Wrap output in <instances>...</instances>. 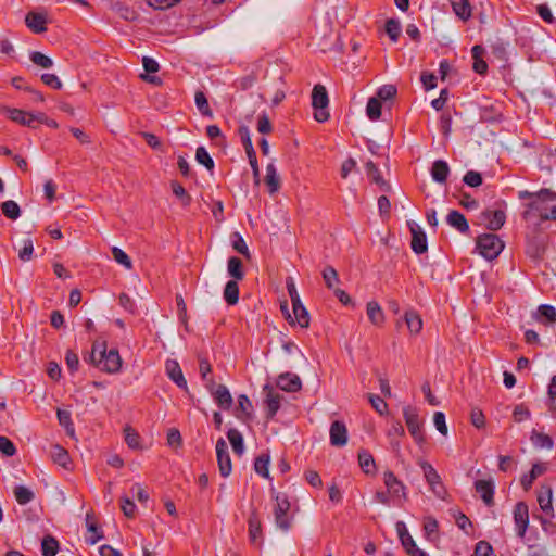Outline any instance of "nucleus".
<instances>
[{"instance_id":"nucleus-1","label":"nucleus","mask_w":556,"mask_h":556,"mask_svg":"<svg viewBox=\"0 0 556 556\" xmlns=\"http://www.w3.org/2000/svg\"><path fill=\"white\" fill-rule=\"evenodd\" d=\"M504 247V242L495 233H482L476 239V249L488 261L495 260Z\"/></svg>"},{"instance_id":"nucleus-2","label":"nucleus","mask_w":556,"mask_h":556,"mask_svg":"<svg viewBox=\"0 0 556 556\" xmlns=\"http://www.w3.org/2000/svg\"><path fill=\"white\" fill-rule=\"evenodd\" d=\"M403 417L414 441L418 445H422L426 442V435L417 408L410 405L405 406L403 408Z\"/></svg>"},{"instance_id":"nucleus-3","label":"nucleus","mask_w":556,"mask_h":556,"mask_svg":"<svg viewBox=\"0 0 556 556\" xmlns=\"http://www.w3.org/2000/svg\"><path fill=\"white\" fill-rule=\"evenodd\" d=\"M275 497L276 506L274 508L275 522L282 531H288L291 528V518L288 513L290 510V502L286 494L277 493L275 489L270 490Z\"/></svg>"},{"instance_id":"nucleus-4","label":"nucleus","mask_w":556,"mask_h":556,"mask_svg":"<svg viewBox=\"0 0 556 556\" xmlns=\"http://www.w3.org/2000/svg\"><path fill=\"white\" fill-rule=\"evenodd\" d=\"M329 104L328 92L325 86L317 84L314 86L312 90V105L316 110L314 113V118L324 123L329 119L330 114L327 111Z\"/></svg>"},{"instance_id":"nucleus-5","label":"nucleus","mask_w":556,"mask_h":556,"mask_svg":"<svg viewBox=\"0 0 556 556\" xmlns=\"http://www.w3.org/2000/svg\"><path fill=\"white\" fill-rule=\"evenodd\" d=\"M122 358L117 349L106 350V342L100 351V358L98 359V369L108 374H116L121 370Z\"/></svg>"},{"instance_id":"nucleus-6","label":"nucleus","mask_w":556,"mask_h":556,"mask_svg":"<svg viewBox=\"0 0 556 556\" xmlns=\"http://www.w3.org/2000/svg\"><path fill=\"white\" fill-rule=\"evenodd\" d=\"M206 390L220 409L229 410L231 408L233 399L225 384H217L214 378H210L208 383H206Z\"/></svg>"},{"instance_id":"nucleus-7","label":"nucleus","mask_w":556,"mask_h":556,"mask_svg":"<svg viewBox=\"0 0 556 556\" xmlns=\"http://www.w3.org/2000/svg\"><path fill=\"white\" fill-rule=\"evenodd\" d=\"M420 467L422 469L425 479L430 486V490L438 498L444 500L447 491L438 471L431 464L426 460L420 462Z\"/></svg>"},{"instance_id":"nucleus-8","label":"nucleus","mask_w":556,"mask_h":556,"mask_svg":"<svg viewBox=\"0 0 556 556\" xmlns=\"http://www.w3.org/2000/svg\"><path fill=\"white\" fill-rule=\"evenodd\" d=\"M383 483L387 488L388 493L391 497L396 500L407 501L406 486L404 483L394 475L393 471L387 470L383 473Z\"/></svg>"},{"instance_id":"nucleus-9","label":"nucleus","mask_w":556,"mask_h":556,"mask_svg":"<svg viewBox=\"0 0 556 556\" xmlns=\"http://www.w3.org/2000/svg\"><path fill=\"white\" fill-rule=\"evenodd\" d=\"M216 456L220 476L228 477L231 473L232 465L228 445L223 438H219L216 442Z\"/></svg>"},{"instance_id":"nucleus-10","label":"nucleus","mask_w":556,"mask_h":556,"mask_svg":"<svg viewBox=\"0 0 556 556\" xmlns=\"http://www.w3.org/2000/svg\"><path fill=\"white\" fill-rule=\"evenodd\" d=\"M407 226L412 233V250L416 254H422L428 251L427 236L421 227L414 220L407 222Z\"/></svg>"},{"instance_id":"nucleus-11","label":"nucleus","mask_w":556,"mask_h":556,"mask_svg":"<svg viewBox=\"0 0 556 556\" xmlns=\"http://www.w3.org/2000/svg\"><path fill=\"white\" fill-rule=\"evenodd\" d=\"M514 521L519 538H525L529 526V508L525 502H518L514 507Z\"/></svg>"},{"instance_id":"nucleus-12","label":"nucleus","mask_w":556,"mask_h":556,"mask_svg":"<svg viewBox=\"0 0 556 556\" xmlns=\"http://www.w3.org/2000/svg\"><path fill=\"white\" fill-rule=\"evenodd\" d=\"M263 392L266 395L264 401L266 405V418L273 419L280 408L282 395L275 392L274 388L268 383L263 387Z\"/></svg>"},{"instance_id":"nucleus-13","label":"nucleus","mask_w":556,"mask_h":556,"mask_svg":"<svg viewBox=\"0 0 556 556\" xmlns=\"http://www.w3.org/2000/svg\"><path fill=\"white\" fill-rule=\"evenodd\" d=\"M475 490L480 494V497L486 506L491 507L494 505L495 485L492 479L476 480Z\"/></svg>"},{"instance_id":"nucleus-14","label":"nucleus","mask_w":556,"mask_h":556,"mask_svg":"<svg viewBox=\"0 0 556 556\" xmlns=\"http://www.w3.org/2000/svg\"><path fill=\"white\" fill-rule=\"evenodd\" d=\"M481 217L488 222L486 228L491 231L500 230L506 222V213L502 208L485 210Z\"/></svg>"},{"instance_id":"nucleus-15","label":"nucleus","mask_w":556,"mask_h":556,"mask_svg":"<svg viewBox=\"0 0 556 556\" xmlns=\"http://www.w3.org/2000/svg\"><path fill=\"white\" fill-rule=\"evenodd\" d=\"M235 416L244 424H249L253 420V405L248 395L240 394L238 396V405L235 410Z\"/></svg>"},{"instance_id":"nucleus-16","label":"nucleus","mask_w":556,"mask_h":556,"mask_svg":"<svg viewBox=\"0 0 556 556\" xmlns=\"http://www.w3.org/2000/svg\"><path fill=\"white\" fill-rule=\"evenodd\" d=\"M277 387L286 392H298L302 389V381L295 374L283 372L277 378Z\"/></svg>"},{"instance_id":"nucleus-17","label":"nucleus","mask_w":556,"mask_h":556,"mask_svg":"<svg viewBox=\"0 0 556 556\" xmlns=\"http://www.w3.org/2000/svg\"><path fill=\"white\" fill-rule=\"evenodd\" d=\"M348 442V429L343 421L334 420L330 426V443L333 446H344Z\"/></svg>"},{"instance_id":"nucleus-18","label":"nucleus","mask_w":556,"mask_h":556,"mask_svg":"<svg viewBox=\"0 0 556 556\" xmlns=\"http://www.w3.org/2000/svg\"><path fill=\"white\" fill-rule=\"evenodd\" d=\"M248 526L250 542L255 545H261L263 543L262 522L256 510L251 511L248 519Z\"/></svg>"},{"instance_id":"nucleus-19","label":"nucleus","mask_w":556,"mask_h":556,"mask_svg":"<svg viewBox=\"0 0 556 556\" xmlns=\"http://www.w3.org/2000/svg\"><path fill=\"white\" fill-rule=\"evenodd\" d=\"M165 369L168 378L176 383V386L185 391H188L187 381L184 377L182 370L177 361L168 359L165 364Z\"/></svg>"},{"instance_id":"nucleus-20","label":"nucleus","mask_w":556,"mask_h":556,"mask_svg":"<svg viewBox=\"0 0 556 556\" xmlns=\"http://www.w3.org/2000/svg\"><path fill=\"white\" fill-rule=\"evenodd\" d=\"M547 471V466L544 463H535L532 465L531 470L525 473L520 478L521 486L525 491H529L532 488L534 480Z\"/></svg>"},{"instance_id":"nucleus-21","label":"nucleus","mask_w":556,"mask_h":556,"mask_svg":"<svg viewBox=\"0 0 556 556\" xmlns=\"http://www.w3.org/2000/svg\"><path fill=\"white\" fill-rule=\"evenodd\" d=\"M446 223L455 228L460 233H468L469 232V224L465 215L456 210L450 211V213L446 216Z\"/></svg>"},{"instance_id":"nucleus-22","label":"nucleus","mask_w":556,"mask_h":556,"mask_svg":"<svg viewBox=\"0 0 556 556\" xmlns=\"http://www.w3.org/2000/svg\"><path fill=\"white\" fill-rule=\"evenodd\" d=\"M395 527L403 548L408 555H414V549L418 548V546L416 545L414 539L408 533L405 523L403 521H397Z\"/></svg>"},{"instance_id":"nucleus-23","label":"nucleus","mask_w":556,"mask_h":556,"mask_svg":"<svg viewBox=\"0 0 556 556\" xmlns=\"http://www.w3.org/2000/svg\"><path fill=\"white\" fill-rule=\"evenodd\" d=\"M367 177L371 182L378 185L381 190L389 192L391 186L383 179L378 166L372 162L368 161L365 165Z\"/></svg>"},{"instance_id":"nucleus-24","label":"nucleus","mask_w":556,"mask_h":556,"mask_svg":"<svg viewBox=\"0 0 556 556\" xmlns=\"http://www.w3.org/2000/svg\"><path fill=\"white\" fill-rule=\"evenodd\" d=\"M25 23L35 34H42L47 30V18L41 13L29 12L25 17Z\"/></svg>"},{"instance_id":"nucleus-25","label":"nucleus","mask_w":556,"mask_h":556,"mask_svg":"<svg viewBox=\"0 0 556 556\" xmlns=\"http://www.w3.org/2000/svg\"><path fill=\"white\" fill-rule=\"evenodd\" d=\"M358 464L362 471L367 476H375L377 472L376 462L372 454L367 450L358 451Z\"/></svg>"},{"instance_id":"nucleus-26","label":"nucleus","mask_w":556,"mask_h":556,"mask_svg":"<svg viewBox=\"0 0 556 556\" xmlns=\"http://www.w3.org/2000/svg\"><path fill=\"white\" fill-rule=\"evenodd\" d=\"M450 166L443 160H437L432 163L430 173L432 179L438 184H445L450 175Z\"/></svg>"},{"instance_id":"nucleus-27","label":"nucleus","mask_w":556,"mask_h":556,"mask_svg":"<svg viewBox=\"0 0 556 556\" xmlns=\"http://www.w3.org/2000/svg\"><path fill=\"white\" fill-rule=\"evenodd\" d=\"M518 198L520 200L531 199L533 201L534 199H539L542 202H548V201L556 200V192L552 191L551 189H546V188H543L538 192H530L528 190H521L518 192Z\"/></svg>"},{"instance_id":"nucleus-28","label":"nucleus","mask_w":556,"mask_h":556,"mask_svg":"<svg viewBox=\"0 0 556 556\" xmlns=\"http://www.w3.org/2000/svg\"><path fill=\"white\" fill-rule=\"evenodd\" d=\"M292 319L294 320V325H299L301 328H307L309 326V314L302 301L292 304Z\"/></svg>"},{"instance_id":"nucleus-29","label":"nucleus","mask_w":556,"mask_h":556,"mask_svg":"<svg viewBox=\"0 0 556 556\" xmlns=\"http://www.w3.org/2000/svg\"><path fill=\"white\" fill-rule=\"evenodd\" d=\"M265 182L268 186V191L270 194L276 193L280 189V177L277 174V169L274 163H269L266 166Z\"/></svg>"},{"instance_id":"nucleus-30","label":"nucleus","mask_w":556,"mask_h":556,"mask_svg":"<svg viewBox=\"0 0 556 556\" xmlns=\"http://www.w3.org/2000/svg\"><path fill=\"white\" fill-rule=\"evenodd\" d=\"M7 112H8V117L11 121L18 123L23 126H27V127H31V128L36 127V125H33V119H31L33 113H28V112L20 110V109H9V108L7 109Z\"/></svg>"},{"instance_id":"nucleus-31","label":"nucleus","mask_w":556,"mask_h":556,"mask_svg":"<svg viewBox=\"0 0 556 556\" xmlns=\"http://www.w3.org/2000/svg\"><path fill=\"white\" fill-rule=\"evenodd\" d=\"M366 312H367L368 319L370 320V323L372 325L381 326L383 324L384 314H383V311L378 302H376V301L368 302L367 306H366Z\"/></svg>"},{"instance_id":"nucleus-32","label":"nucleus","mask_w":556,"mask_h":556,"mask_svg":"<svg viewBox=\"0 0 556 556\" xmlns=\"http://www.w3.org/2000/svg\"><path fill=\"white\" fill-rule=\"evenodd\" d=\"M452 9L463 21H468L471 17V4L469 0H452Z\"/></svg>"},{"instance_id":"nucleus-33","label":"nucleus","mask_w":556,"mask_h":556,"mask_svg":"<svg viewBox=\"0 0 556 556\" xmlns=\"http://www.w3.org/2000/svg\"><path fill=\"white\" fill-rule=\"evenodd\" d=\"M227 269L230 277L233 280H242L244 278L243 263L237 256H231L228 258Z\"/></svg>"},{"instance_id":"nucleus-34","label":"nucleus","mask_w":556,"mask_h":556,"mask_svg":"<svg viewBox=\"0 0 556 556\" xmlns=\"http://www.w3.org/2000/svg\"><path fill=\"white\" fill-rule=\"evenodd\" d=\"M227 438L231 444L233 453L241 456L244 452V442L242 434L237 429H229L227 431Z\"/></svg>"},{"instance_id":"nucleus-35","label":"nucleus","mask_w":556,"mask_h":556,"mask_svg":"<svg viewBox=\"0 0 556 556\" xmlns=\"http://www.w3.org/2000/svg\"><path fill=\"white\" fill-rule=\"evenodd\" d=\"M404 319L410 333L417 334L421 331L422 320L418 313L415 311H407Z\"/></svg>"},{"instance_id":"nucleus-36","label":"nucleus","mask_w":556,"mask_h":556,"mask_svg":"<svg viewBox=\"0 0 556 556\" xmlns=\"http://www.w3.org/2000/svg\"><path fill=\"white\" fill-rule=\"evenodd\" d=\"M60 549L59 541L50 535L47 534L43 536L41 541V553L42 556H55Z\"/></svg>"},{"instance_id":"nucleus-37","label":"nucleus","mask_w":556,"mask_h":556,"mask_svg":"<svg viewBox=\"0 0 556 556\" xmlns=\"http://www.w3.org/2000/svg\"><path fill=\"white\" fill-rule=\"evenodd\" d=\"M545 202H542L539 199H534L526 205V210L522 213V218L525 220H529L532 218L534 214L538 213L541 218V212H546L547 207L544 205Z\"/></svg>"},{"instance_id":"nucleus-38","label":"nucleus","mask_w":556,"mask_h":556,"mask_svg":"<svg viewBox=\"0 0 556 556\" xmlns=\"http://www.w3.org/2000/svg\"><path fill=\"white\" fill-rule=\"evenodd\" d=\"M224 299L228 305H235L239 301V286L237 280H229L224 289Z\"/></svg>"},{"instance_id":"nucleus-39","label":"nucleus","mask_w":556,"mask_h":556,"mask_svg":"<svg viewBox=\"0 0 556 556\" xmlns=\"http://www.w3.org/2000/svg\"><path fill=\"white\" fill-rule=\"evenodd\" d=\"M59 424L65 428L66 434L70 437H74L75 428L72 421V414L66 409H58L56 412Z\"/></svg>"},{"instance_id":"nucleus-40","label":"nucleus","mask_w":556,"mask_h":556,"mask_svg":"<svg viewBox=\"0 0 556 556\" xmlns=\"http://www.w3.org/2000/svg\"><path fill=\"white\" fill-rule=\"evenodd\" d=\"M536 319L541 323H555L556 321V308L548 304H541L538 307Z\"/></svg>"},{"instance_id":"nucleus-41","label":"nucleus","mask_w":556,"mask_h":556,"mask_svg":"<svg viewBox=\"0 0 556 556\" xmlns=\"http://www.w3.org/2000/svg\"><path fill=\"white\" fill-rule=\"evenodd\" d=\"M269 462H270L269 454L262 453L261 455H258L254 460L255 472L258 473L260 476L268 479L269 478V470H268Z\"/></svg>"},{"instance_id":"nucleus-42","label":"nucleus","mask_w":556,"mask_h":556,"mask_svg":"<svg viewBox=\"0 0 556 556\" xmlns=\"http://www.w3.org/2000/svg\"><path fill=\"white\" fill-rule=\"evenodd\" d=\"M2 214L12 220H16L21 216V208L13 200H7L1 203Z\"/></svg>"},{"instance_id":"nucleus-43","label":"nucleus","mask_w":556,"mask_h":556,"mask_svg":"<svg viewBox=\"0 0 556 556\" xmlns=\"http://www.w3.org/2000/svg\"><path fill=\"white\" fill-rule=\"evenodd\" d=\"M195 160L199 164L203 165L208 172H213L215 167L214 160L208 154L204 147H198L195 150Z\"/></svg>"},{"instance_id":"nucleus-44","label":"nucleus","mask_w":556,"mask_h":556,"mask_svg":"<svg viewBox=\"0 0 556 556\" xmlns=\"http://www.w3.org/2000/svg\"><path fill=\"white\" fill-rule=\"evenodd\" d=\"M231 245L232 249L236 250L238 253L243 255L245 258H251V253L249 251V248L243 239V237L239 232H233L231 235Z\"/></svg>"},{"instance_id":"nucleus-45","label":"nucleus","mask_w":556,"mask_h":556,"mask_svg":"<svg viewBox=\"0 0 556 556\" xmlns=\"http://www.w3.org/2000/svg\"><path fill=\"white\" fill-rule=\"evenodd\" d=\"M381 101L376 97L369 98L366 105V114L370 121H378L381 117Z\"/></svg>"},{"instance_id":"nucleus-46","label":"nucleus","mask_w":556,"mask_h":556,"mask_svg":"<svg viewBox=\"0 0 556 556\" xmlns=\"http://www.w3.org/2000/svg\"><path fill=\"white\" fill-rule=\"evenodd\" d=\"M531 441L536 447L551 450L554 446L552 437L545 433L536 432L535 430L531 433Z\"/></svg>"},{"instance_id":"nucleus-47","label":"nucleus","mask_w":556,"mask_h":556,"mask_svg":"<svg viewBox=\"0 0 556 556\" xmlns=\"http://www.w3.org/2000/svg\"><path fill=\"white\" fill-rule=\"evenodd\" d=\"M103 345V341L96 340L92 343V348L90 352H86L83 355V359L85 363H89L98 368V359L100 358V351Z\"/></svg>"},{"instance_id":"nucleus-48","label":"nucleus","mask_w":556,"mask_h":556,"mask_svg":"<svg viewBox=\"0 0 556 556\" xmlns=\"http://www.w3.org/2000/svg\"><path fill=\"white\" fill-rule=\"evenodd\" d=\"M321 275L326 287L330 290L336 289L334 286L340 282V279L338 271L334 269V267L330 265L326 266Z\"/></svg>"},{"instance_id":"nucleus-49","label":"nucleus","mask_w":556,"mask_h":556,"mask_svg":"<svg viewBox=\"0 0 556 556\" xmlns=\"http://www.w3.org/2000/svg\"><path fill=\"white\" fill-rule=\"evenodd\" d=\"M14 496L20 505H26L35 498L34 492L24 485L14 488Z\"/></svg>"},{"instance_id":"nucleus-50","label":"nucleus","mask_w":556,"mask_h":556,"mask_svg":"<svg viewBox=\"0 0 556 556\" xmlns=\"http://www.w3.org/2000/svg\"><path fill=\"white\" fill-rule=\"evenodd\" d=\"M507 48H508V42H505L503 39H500V38L496 39L491 45L492 54L501 61H507V59H508Z\"/></svg>"},{"instance_id":"nucleus-51","label":"nucleus","mask_w":556,"mask_h":556,"mask_svg":"<svg viewBox=\"0 0 556 556\" xmlns=\"http://www.w3.org/2000/svg\"><path fill=\"white\" fill-rule=\"evenodd\" d=\"M553 491L551 486H546L545 494L541 493L538 496V502L541 509L546 514H553Z\"/></svg>"},{"instance_id":"nucleus-52","label":"nucleus","mask_w":556,"mask_h":556,"mask_svg":"<svg viewBox=\"0 0 556 556\" xmlns=\"http://www.w3.org/2000/svg\"><path fill=\"white\" fill-rule=\"evenodd\" d=\"M52 458L55 464L62 466L63 468H67L71 463L68 452L60 445H55L52 452Z\"/></svg>"},{"instance_id":"nucleus-53","label":"nucleus","mask_w":556,"mask_h":556,"mask_svg":"<svg viewBox=\"0 0 556 556\" xmlns=\"http://www.w3.org/2000/svg\"><path fill=\"white\" fill-rule=\"evenodd\" d=\"M170 187H172V191L173 193L178 198L180 199L181 203L184 206H188L190 205L191 203V195L186 191V189L184 188V186L176 181V180H173L170 182Z\"/></svg>"},{"instance_id":"nucleus-54","label":"nucleus","mask_w":556,"mask_h":556,"mask_svg":"<svg viewBox=\"0 0 556 556\" xmlns=\"http://www.w3.org/2000/svg\"><path fill=\"white\" fill-rule=\"evenodd\" d=\"M195 104H197L198 110L200 111V113L203 116H208V117L213 116V112L210 108L207 98L203 91L195 92Z\"/></svg>"},{"instance_id":"nucleus-55","label":"nucleus","mask_w":556,"mask_h":556,"mask_svg":"<svg viewBox=\"0 0 556 556\" xmlns=\"http://www.w3.org/2000/svg\"><path fill=\"white\" fill-rule=\"evenodd\" d=\"M386 33L388 34L389 38L395 42L397 41L400 35H401V30H402V27H401V23L400 21L395 20V18H389L387 22H386Z\"/></svg>"},{"instance_id":"nucleus-56","label":"nucleus","mask_w":556,"mask_h":556,"mask_svg":"<svg viewBox=\"0 0 556 556\" xmlns=\"http://www.w3.org/2000/svg\"><path fill=\"white\" fill-rule=\"evenodd\" d=\"M29 59L34 64H36L37 66H40L42 68H50L53 66L52 59L45 55L43 53H41L39 51L30 52Z\"/></svg>"},{"instance_id":"nucleus-57","label":"nucleus","mask_w":556,"mask_h":556,"mask_svg":"<svg viewBox=\"0 0 556 556\" xmlns=\"http://www.w3.org/2000/svg\"><path fill=\"white\" fill-rule=\"evenodd\" d=\"M238 134L240 136L242 146H243V148L245 150V153L247 154H251V152H254L255 150H254V147L252 144L249 127L245 126V125H241L239 127V129H238Z\"/></svg>"},{"instance_id":"nucleus-58","label":"nucleus","mask_w":556,"mask_h":556,"mask_svg":"<svg viewBox=\"0 0 556 556\" xmlns=\"http://www.w3.org/2000/svg\"><path fill=\"white\" fill-rule=\"evenodd\" d=\"M368 401L371 404L372 408L379 414L384 415L388 413V404L387 402L380 397L379 395L368 393L367 394Z\"/></svg>"},{"instance_id":"nucleus-59","label":"nucleus","mask_w":556,"mask_h":556,"mask_svg":"<svg viewBox=\"0 0 556 556\" xmlns=\"http://www.w3.org/2000/svg\"><path fill=\"white\" fill-rule=\"evenodd\" d=\"M124 431H125V441H126L127 445L132 450L140 448L139 433L129 426H127L124 429Z\"/></svg>"},{"instance_id":"nucleus-60","label":"nucleus","mask_w":556,"mask_h":556,"mask_svg":"<svg viewBox=\"0 0 556 556\" xmlns=\"http://www.w3.org/2000/svg\"><path fill=\"white\" fill-rule=\"evenodd\" d=\"M463 182L469 187L477 188L483 184V178L479 172L468 170L463 177Z\"/></svg>"},{"instance_id":"nucleus-61","label":"nucleus","mask_w":556,"mask_h":556,"mask_svg":"<svg viewBox=\"0 0 556 556\" xmlns=\"http://www.w3.org/2000/svg\"><path fill=\"white\" fill-rule=\"evenodd\" d=\"M206 136L212 140L215 141L217 146L225 144L226 138L222 134L220 128L217 125H208L206 127Z\"/></svg>"},{"instance_id":"nucleus-62","label":"nucleus","mask_w":556,"mask_h":556,"mask_svg":"<svg viewBox=\"0 0 556 556\" xmlns=\"http://www.w3.org/2000/svg\"><path fill=\"white\" fill-rule=\"evenodd\" d=\"M397 93V89L394 85H383L377 91V99L380 101H387L393 99Z\"/></svg>"},{"instance_id":"nucleus-63","label":"nucleus","mask_w":556,"mask_h":556,"mask_svg":"<svg viewBox=\"0 0 556 556\" xmlns=\"http://www.w3.org/2000/svg\"><path fill=\"white\" fill-rule=\"evenodd\" d=\"M112 255L118 264L124 265L127 269H130L132 267L130 257L122 249L113 247Z\"/></svg>"},{"instance_id":"nucleus-64","label":"nucleus","mask_w":556,"mask_h":556,"mask_svg":"<svg viewBox=\"0 0 556 556\" xmlns=\"http://www.w3.org/2000/svg\"><path fill=\"white\" fill-rule=\"evenodd\" d=\"M472 556H495V553L488 541L481 540L476 544Z\"/></svg>"}]
</instances>
